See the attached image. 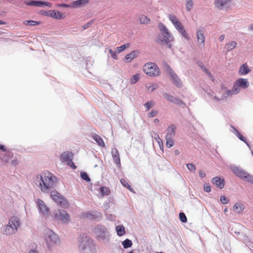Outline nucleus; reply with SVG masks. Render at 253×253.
Masks as SVG:
<instances>
[{
	"mask_svg": "<svg viewBox=\"0 0 253 253\" xmlns=\"http://www.w3.org/2000/svg\"><path fill=\"white\" fill-rule=\"evenodd\" d=\"M57 182L56 177L48 171H44L36 177V183L39 184L41 191L44 193H48L55 186Z\"/></svg>",
	"mask_w": 253,
	"mask_h": 253,
	"instance_id": "1",
	"label": "nucleus"
},
{
	"mask_svg": "<svg viewBox=\"0 0 253 253\" xmlns=\"http://www.w3.org/2000/svg\"><path fill=\"white\" fill-rule=\"evenodd\" d=\"M143 70L144 72L150 77H157L160 75V70L159 67L154 63H146L143 66Z\"/></svg>",
	"mask_w": 253,
	"mask_h": 253,
	"instance_id": "2",
	"label": "nucleus"
},
{
	"mask_svg": "<svg viewBox=\"0 0 253 253\" xmlns=\"http://www.w3.org/2000/svg\"><path fill=\"white\" fill-rule=\"evenodd\" d=\"M20 226V222L18 218L16 216H12L9 220L8 224L6 226L5 232L7 234L15 233L17 228Z\"/></svg>",
	"mask_w": 253,
	"mask_h": 253,
	"instance_id": "3",
	"label": "nucleus"
},
{
	"mask_svg": "<svg viewBox=\"0 0 253 253\" xmlns=\"http://www.w3.org/2000/svg\"><path fill=\"white\" fill-rule=\"evenodd\" d=\"M50 197L59 206L64 208L68 207V203L67 201L56 190L51 191Z\"/></svg>",
	"mask_w": 253,
	"mask_h": 253,
	"instance_id": "4",
	"label": "nucleus"
},
{
	"mask_svg": "<svg viewBox=\"0 0 253 253\" xmlns=\"http://www.w3.org/2000/svg\"><path fill=\"white\" fill-rule=\"evenodd\" d=\"M160 28L162 33L159 35L158 38V42L168 43L172 38L171 34L169 32L166 26L164 24H161Z\"/></svg>",
	"mask_w": 253,
	"mask_h": 253,
	"instance_id": "5",
	"label": "nucleus"
},
{
	"mask_svg": "<svg viewBox=\"0 0 253 253\" xmlns=\"http://www.w3.org/2000/svg\"><path fill=\"white\" fill-rule=\"evenodd\" d=\"M232 170L234 173L239 177L253 183V177L251 176L244 170L239 169L238 168H233Z\"/></svg>",
	"mask_w": 253,
	"mask_h": 253,
	"instance_id": "6",
	"label": "nucleus"
},
{
	"mask_svg": "<svg viewBox=\"0 0 253 253\" xmlns=\"http://www.w3.org/2000/svg\"><path fill=\"white\" fill-rule=\"evenodd\" d=\"M79 241L80 242L79 248L81 250H84L89 247L92 243V241L85 234H83L79 237Z\"/></svg>",
	"mask_w": 253,
	"mask_h": 253,
	"instance_id": "7",
	"label": "nucleus"
},
{
	"mask_svg": "<svg viewBox=\"0 0 253 253\" xmlns=\"http://www.w3.org/2000/svg\"><path fill=\"white\" fill-rule=\"evenodd\" d=\"M58 240V238L54 233L50 230H47L45 234V241L48 246L56 243Z\"/></svg>",
	"mask_w": 253,
	"mask_h": 253,
	"instance_id": "8",
	"label": "nucleus"
},
{
	"mask_svg": "<svg viewBox=\"0 0 253 253\" xmlns=\"http://www.w3.org/2000/svg\"><path fill=\"white\" fill-rule=\"evenodd\" d=\"M54 216L57 219L63 222H66L70 220L69 215L64 211L58 210L54 213Z\"/></svg>",
	"mask_w": 253,
	"mask_h": 253,
	"instance_id": "9",
	"label": "nucleus"
},
{
	"mask_svg": "<svg viewBox=\"0 0 253 253\" xmlns=\"http://www.w3.org/2000/svg\"><path fill=\"white\" fill-rule=\"evenodd\" d=\"M39 211L44 216H47L49 214V210L45 205V203L42 200L38 199L36 201Z\"/></svg>",
	"mask_w": 253,
	"mask_h": 253,
	"instance_id": "10",
	"label": "nucleus"
},
{
	"mask_svg": "<svg viewBox=\"0 0 253 253\" xmlns=\"http://www.w3.org/2000/svg\"><path fill=\"white\" fill-rule=\"evenodd\" d=\"M25 3L28 5L35 6L39 7H42L43 6H46L47 7H51L52 5L51 3L49 2H43L40 1H30L29 2H25Z\"/></svg>",
	"mask_w": 253,
	"mask_h": 253,
	"instance_id": "11",
	"label": "nucleus"
},
{
	"mask_svg": "<svg viewBox=\"0 0 253 253\" xmlns=\"http://www.w3.org/2000/svg\"><path fill=\"white\" fill-rule=\"evenodd\" d=\"M205 31L203 29H199L196 33L197 42L199 43L202 45L203 47L205 46V37L204 36Z\"/></svg>",
	"mask_w": 253,
	"mask_h": 253,
	"instance_id": "12",
	"label": "nucleus"
},
{
	"mask_svg": "<svg viewBox=\"0 0 253 253\" xmlns=\"http://www.w3.org/2000/svg\"><path fill=\"white\" fill-rule=\"evenodd\" d=\"M176 126L175 125L172 124L167 128V134L166 137L174 138L175 135Z\"/></svg>",
	"mask_w": 253,
	"mask_h": 253,
	"instance_id": "13",
	"label": "nucleus"
},
{
	"mask_svg": "<svg viewBox=\"0 0 253 253\" xmlns=\"http://www.w3.org/2000/svg\"><path fill=\"white\" fill-rule=\"evenodd\" d=\"M48 15L57 19H62L65 17V16L62 12L59 11H56L55 10H50Z\"/></svg>",
	"mask_w": 253,
	"mask_h": 253,
	"instance_id": "14",
	"label": "nucleus"
},
{
	"mask_svg": "<svg viewBox=\"0 0 253 253\" xmlns=\"http://www.w3.org/2000/svg\"><path fill=\"white\" fill-rule=\"evenodd\" d=\"M212 183L220 189L223 188L225 185L224 180L218 177H215L212 179Z\"/></svg>",
	"mask_w": 253,
	"mask_h": 253,
	"instance_id": "15",
	"label": "nucleus"
},
{
	"mask_svg": "<svg viewBox=\"0 0 253 253\" xmlns=\"http://www.w3.org/2000/svg\"><path fill=\"white\" fill-rule=\"evenodd\" d=\"M72 154L69 152H64L60 156V160L62 162L67 163L72 160Z\"/></svg>",
	"mask_w": 253,
	"mask_h": 253,
	"instance_id": "16",
	"label": "nucleus"
},
{
	"mask_svg": "<svg viewBox=\"0 0 253 253\" xmlns=\"http://www.w3.org/2000/svg\"><path fill=\"white\" fill-rule=\"evenodd\" d=\"M170 75L173 80V84L177 87H181L182 85V82L181 80L178 78V76L173 72L170 73Z\"/></svg>",
	"mask_w": 253,
	"mask_h": 253,
	"instance_id": "17",
	"label": "nucleus"
},
{
	"mask_svg": "<svg viewBox=\"0 0 253 253\" xmlns=\"http://www.w3.org/2000/svg\"><path fill=\"white\" fill-rule=\"evenodd\" d=\"M112 154L115 163L117 165L121 164L119 152L116 148H113L112 150Z\"/></svg>",
	"mask_w": 253,
	"mask_h": 253,
	"instance_id": "18",
	"label": "nucleus"
},
{
	"mask_svg": "<svg viewBox=\"0 0 253 253\" xmlns=\"http://www.w3.org/2000/svg\"><path fill=\"white\" fill-rule=\"evenodd\" d=\"M244 208V205L241 203H236L233 207L234 211L237 213H242Z\"/></svg>",
	"mask_w": 253,
	"mask_h": 253,
	"instance_id": "19",
	"label": "nucleus"
},
{
	"mask_svg": "<svg viewBox=\"0 0 253 253\" xmlns=\"http://www.w3.org/2000/svg\"><path fill=\"white\" fill-rule=\"evenodd\" d=\"M237 84L242 88H246L249 86V83L247 79L240 78L236 81Z\"/></svg>",
	"mask_w": 253,
	"mask_h": 253,
	"instance_id": "20",
	"label": "nucleus"
},
{
	"mask_svg": "<svg viewBox=\"0 0 253 253\" xmlns=\"http://www.w3.org/2000/svg\"><path fill=\"white\" fill-rule=\"evenodd\" d=\"M229 2V0H215L214 4L217 7L222 9L224 6L228 4Z\"/></svg>",
	"mask_w": 253,
	"mask_h": 253,
	"instance_id": "21",
	"label": "nucleus"
},
{
	"mask_svg": "<svg viewBox=\"0 0 253 253\" xmlns=\"http://www.w3.org/2000/svg\"><path fill=\"white\" fill-rule=\"evenodd\" d=\"M250 72L247 63L242 65L239 69V73L241 75H246Z\"/></svg>",
	"mask_w": 253,
	"mask_h": 253,
	"instance_id": "22",
	"label": "nucleus"
},
{
	"mask_svg": "<svg viewBox=\"0 0 253 253\" xmlns=\"http://www.w3.org/2000/svg\"><path fill=\"white\" fill-rule=\"evenodd\" d=\"M92 137L93 139L96 142L98 145L101 147H104L105 143L102 138L98 134L93 133L92 135Z\"/></svg>",
	"mask_w": 253,
	"mask_h": 253,
	"instance_id": "23",
	"label": "nucleus"
},
{
	"mask_svg": "<svg viewBox=\"0 0 253 253\" xmlns=\"http://www.w3.org/2000/svg\"><path fill=\"white\" fill-rule=\"evenodd\" d=\"M89 2V0H77L72 2V6L74 7H79Z\"/></svg>",
	"mask_w": 253,
	"mask_h": 253,
	"instance_id": "24",
	"label": "nucleus"
},
{
	"mask_svg": "<svg viewBox=\"0 0 253 253\" xmlns=\"http://www.w3.org/2000/svg\"><path fill=\"white\" fill-rule=\"evenodd\" d=\"M136 51H132L130 53L126 54L125 57V62H129L136 57Z\"/></svg>",
	"mask_w": 253,
	"mask_h": 253,
	"instance_id": "25",
	"label": "nucleus"
},
{
	"mask_svg": "<svg viewBox=\"0 0 253 253\" xmlns=\"http://www.w3.org/2000/svg\"><path fill=\"white\" fill-rule=\"evenodd\" d=\"M237 43L235 41H231L226 44L225 48L227 51H229L234 49L237 46Z\"/></svg>",
	"mask_w": 253,
	"mask_h": 253,
	"instance_id": "26",
	"label": "nucleus"
},
{
	"mask_svg": "<svg viewBox=\"0 0 253 253\" xmlns=\"http://www.w3.org/2000/svg\"><path fill=\"white\" fill-rule=\"evenodd\" d=\"M116 230L118 235L119 236L124 235L126 233L125 227L123 225L117 226L116 227Z\"/></svg>",
	"mask_w": 253,
	"mask_h": 253,
	"instance_id": "27",
	"label": "nucleus"
},
{
	"mask_svg": "<svg viewBox=\"0 0 253 253\" xmlns=\"http://www.w3.org/2000/svg\"><path fill=\"white\" fill-rule=\"evenodd\" d=\"M120 182H121V184L124 187H125L127 189H128L130 191L133 192V193L135 192L134 191L133 188L130 186V185L128 183V182L126 180H125V179H121L120 180Z\"/></svg>",
	"mask_w": 253,
	"mask_h": 253,
	"instance_id": "28",
	"label": "nucleus"
},
{
	"mask_svg": "<svg viewBox=\"0 0 253 253\" xmlns=\"http://www.w3.org/2000/svg\"><path fill=\"white\" fill-rule=\"evenodd\" d=\"M158 87V86L156 84H148L146 85V88L148 90L150 91L151 92L153 91Z\"/></svg>",
	"mask_w": 253,
	"mask_h": 253,
	"instance_id": "29",
	"label": "nucleus"
},
{
	"mask_svg": "<svg viewBox=\"0 0 253 253\" xmlns=\"http://www.w3.org/2000/svg\"><path fill=\"white\" fill-rule=\"evenodd\" d=\"M140 78V75L139 74H136L133 75L130 79L129 81L131 84H134L136 83Z\"/></svg>",
	"mask_w": 253,
	"mask_h": 253,
	"instance_id": "30",
	"label": "nucleus"
},
{
	"mask_svg": "<svg viewBox=\"0 0 253 253\" xmlns=\"http://www.w3.org/2000/svg\"><path fill=\"white\" fill-rule=\"evenodd\" d=\"M177 31L181 34V35L185 39H188L189 37L188 35L184 28L183 26L177 30Z\"/></svg>",
	"mask_w": 253,
	"mask_h": 253,
	"instance_id": "31",
	"label": "nucleus"
},
{
	"mask_svg": "<svg viewBox=\"0 0 253 253\" xmlns=\"http://www.w3.org/2000/svg\"><path fill=\"white\" fill-rule=\"evenodd\" d=\"M166 146L168 148H170L174 145L173 138L166 137Z\"/></svg>",
	"mask_w": 253,
	"mask_h": 253,
	"instance_id": "32",
	"label": "nucleus"
},
{
	"mask_svg": "<svg viewBox=\"0 0 253 253\" xmlns=\"http://www.w3.org/2000/svg\"><path fill=\"white\" fill-rule=\"evenodd\" d=\"M122 245L124 248L126 249V248L130 247L132 246V242L131 240L127 239H126L122 243Z\"/></svg>",
	"mask_w": 253,
	"mask_h": 253,
	"instance_id": "33",
	"label": "nucleus"
},
{
	"mask_svg": "<svg viewBox=\"0 0 253 253\" xmlns=\"http://www.w3.org/2000/svg\"><path fill=\"white\" fill-rule=\"evenodd\" d=\"M139 20L141 24H148L150 21V20L149 18L143 15L140 16L139 17Z\"/></svg>",
	"mask_w": 253,
	"mask_h": 253,
	"instance_id": "34",
	"label": "nucleus"
},
{
	"mask_svg": "<svg viewBox=\"0 0 253 253\" xmlns=\"http://www.w3.org/2000/svg\"><path fill=\"white\" fill-rule=\"evenodd\" d=\"M100 191L102 195H108L110 192V189L106 187H101Z\"/></svg>",
	"mask_w": 253,
	"mask_h": 253,
	"instance_id": "35",
	"label": "nucleus"
},
{
	"mask_svg": "<svg viewBox=\"0 0 253 253\" xmlns=\"http://www.w3.org/2000/svg\"><path fill=\"white\" fill-rule=\"evenodd\" d=\"M154 105V102L153 101H150L146 102L144 104V106L146 108V111H149L150 108H151Z\"/></svg>",
	"mask_w": 253,
	"mask_h": 253,
	"instance_id": "36",
	"label": "nucleus"
},
{
	"mask_svg": "<svg viewBox=\"0 0 253 253\" xmlns=\"http://www.w3.org/2000/svg\"><path fill=\"white\" fill-rule=\"evenodd\" d=\"M169 18L173 25H174L179 21L176 17L172 14H169Z\"/></svg>",
	"mask_w": 253,
	"mask_h": 253,
	"instance_id": "37",
	"label": "nucleus"
},
{
	"mask_svg": "<svg viewBox=\"0 0 253 253\" xmlns=\"http://www.w3.org/2000/svg\"><path fill=\"white\" fill-rule=\"evenodd\" d=\"M200 66L201 68V69L204 71L209 77L212 78V76L211 74L209 72V71L206 68V67L202 64L201 63L200 64Z\"/></svg>",
	"mask_w": 253,
	"mask_h": 253,
	"instance_id": "38",
	"label": "nucleus"
},
{
	"mask_svg": "<svg viewBox=\"0 0 253 253\" xmlns=\"http://www.w3.org/2000/svg\"><path fill=\"white\" fill-rule=\"evenodd\" d=\"M163 96L165 97V99H166L168 101L170 102H172L173 99V96L166 93L165 92L163 93Z\"/></svg>",
	"mask_w": 253,
	"mask_h": 253,
	"instance_id": "39",
	"label": "nucleus"
},
{
	"mask_svg": "<svg viewBox=\"0 0 253 253\" xmlns=\"http://www.w3.org/2000/svg\"><path fill=\"white\" fill-rule=\"evenodd\" d=\"M81 178L85 180L87 182H89L90 181V179L88 176L87 174L85 172H83L81 173Z\"/></svg>",
	"mask_w": 253,
	"mask_h": 253,
	"instance_id": "40",
	"label": "nucleus"
},
{
	"mask_svg": "<svg viewBox=\"0 0 253 253\" xmlns=\"http://www.w3.org/2000/svg\"><path fill=\"white\" fill-rule=\"evenodd\" d=\"M186 9L189 11L193 7V2L192 0H186Z\"/></svg>",
	"mask_w": 253,
	"mask_h": 253,
	"instance_id": "41",
	"label": "nucleus"
},
{
	"mask_svg": "<svg viewBox=\"0 0 253 253\" xmlns=\"http://www.w3.org/2000/svg\"><path fill=\"white\" fill-rule=\"evenodd\" d=\"M129 44H126L124 45H122L120 46L117 47V50L118 52H121L123 51H124L125 49H126L127 47L129 46Z\"/></svg>",
	"mask_w": 253,
	"mask_h": 253,
	"instance_id": "42",
	"label": "nucleus"
},
{
	"mask_svg": "<svg viewBox=\"0 0 253 253\" xmlns=\"http://www.w3.org/2000/svg\"><path fill=\"white\" fill-rule=\"evenodd\" d=\"M24 23L25 25L29 24L30 25L34 26V25H39L40 24V22H37V21H35L33 20H28V21H24Z\"/></svg>",
	"mask_w": 253,
	"mask_h": 253,
	"instance_id": "43",
	"label": "nucleus"
},
{
	"mask_svg": "<svg viewBox=\"0 0 253 253\" xmlns=\"http://www.w3.org/2000/svg\"><path fill=\"white\" fill-rule=\"evenodd\" d=\"M82 216L83 218H89L90 219H92V218H94L93 215H92V214H91L90 213H89L88 212L83 213L82 214Z\"/></svg>",
	"mask_w": 253,
	"mask_h": 253,
	"instance_id": "44",
	"label": "nucleus"
},
{
	"mask_svg": "<svg viewBox=\"0 0 253 253\" xmlns=\"http://www.w3.org/2000/svg\"><path fill=\"white\" fill-rule=\"evenodd\" d=\"M179 218L182 222H186L187 221V217L183 212L179 213Z\"/></svg>",
	"mask_w": 253,
	"mask_h": 253,
	"instance_id": "45",
	"label": "nucleus"
},
{
	"mask_svg": "<svg viewBox=\"0 0 253 253\" xmlns=\"http://www.w3.org/2000/svg\"><path fill=\"white\" fill-rule=\"evenodd\" d=\"M188 169L191 171H195L196 168L193 164H188L187 165Z\"/></svg>",
	"mask_w": 253,
	"mask_h": 253,
	"instance_id": "46",
	"label": "nucleus"
},
{
	"mask_svg": "<svg viewBox=\"0 0 253 253\" xmlns=\"http://www.w3.org/2000/svg\"><path fill=\"white\" fill-rule=\"evenodd\" d=\"M220 200L223 204H226L228 203V199L225 196H221Z\"/></svg>",
	"mask_w": 253,
	"mask_h": 253,
	"instance_id": "47",
	"label": "nucleus"
},
{
	"mask_svg": "<svg viewBox=\"0 0 253 253\" xmlns=\"http://www.w3.org/2000/svg\"><path fill=\"white\" fill-rule=\"evenodd\" d=\"M157 113L158 112L157 111L152 110L148 114V116L150 118H152L156 116Z\"/></svg>",
	"mask_w": 253,
	"mask_h": 253,
	"instance_id": "48",
	"label": "nucleus"
},
{
	"mask_svg": "<svg viewBox=\"0 0 253 253\" xmlns=\"http://www.w3.org/2000/svg\"><path fill=\"white\" fill-rule=\"evenodd\" d=\"M154 139L158 143L159 145H161V144L163 145V142L162 139L160 138L159 135L157 133L155 134V137H154Z\"/></svg>",
	"mask_w": 253,
	"mask_h": 253,
	"instance_id": "49",
	"label": "nucleus"
},
{
	"mask_svg": "<svg viewBox=\"0 0 253 253\" xmlns=\"http://www.w3.org/2000/svg\"><path fill=\"white\" fill-rule=\"evenodd\" d=\"M172 103H173L174 104H176L178 105H180L182 103H183V102L182 100L178 99V98L173 97V101H172Z\"/></svg>",
	"mask_w": 253,
	"mask_h": 253,
	"instance_id": "50",
	"label": "nucleus"
},
{
	"mask_svg": "<svg viewBox=\"0 0 253 253\" xmlns=\"http://www.w3.org/2000/svg\"><path fill=\"white\" fill-rule=\"evenodd\" d=\"M109 52L110 54H111V57L113 58H114L115 59H118V57H117V56L116 54L111 49H110L109 50Z\"/></svg>",
	"mask_w": 253,
	"mask_h": 253,
	"instance_id": "51",
	"label": "nucleus"
},
{
	"mask_svg": "<svg viewBox=\"0 0 253 253\" xmlns=\"http://www.w3.org/2000/svg\"><path fill=\"white\" fill-rule=\"evenodd\" d=\"M237 136L242 141H244V142H245L246 139V138L243 136L241 134H240L238 131H237Z\"/></svg>",
	"mask_w": 253,
	"mask_h": 253,
	"instance_id": "52",
	"label": "nucleus"
},
{
	"mask_svg": "<svg viewBox=\"0 0 253 253\" xmlns=\"http://www.w3.org/2000/svg\"><path fill=\"white\" fill-rule=\"evenodd\" d=\"M174 26L177 30L183 26L182 23L179 21L175 24Z\"/></svg>",
	"mask_w": 253,
	"mask_h": 253,
	"instance_id": "53",
	"label": "nucleus"
},
{
	"mask_svg": "<svg viewBox=\"0 0 253 253\" xmlns=\"http://www.w3.org/2000/svg\"><path fill=\"white\" fill-rule=\"evenodd\" d=\"M67 165H68V166L72 168L73 169H75L77 168L76 166L75 165L74 163L72 162V160L71 161H70L69 162H68L67 163Z\"/></svg>",
	"mask_w": 253,
	"mask_h": 253,
	"instance_id": "54",
	"label": "nucleus"
},
{
	"mask_svg": "<svg viewBox=\"0 0 253 253\" xmlns=\"http://www.w3.org/2000/svg\"><path fill=\"white\" fill-rule=\"evenodd\" d=\"M204 190L207 192H210L211 191V188L210 185H206L204 186Z\"/></svg>",
	"mask_w": 253,
	"mask_h": 253,
	"instance_id": "55",
	"label": "nucleus"
},
{
	"mask_svg": "<svg viewBox=\"0 0 253 253\" xmlns=\"http://www.w3.org/2000/svg\"><path fill=\"white\" fill-rule=\"evenodd\" d=\"M199 175L201 177H204L206 176L205 171H204L203 170H200L199 171Z\"/></svg>",
	"mask_w": 253,
	"mask_h": 253,
	"instance_id": "56",
	"label": "nucleus"
},
{
	"mask_svg": "<svg viewBox=\"0 0 253 253\" xmlns=\"http://www.w3.org/2000/svg\"><path fill=\"white\" fill-rule=\"evenodd\" d=\"M0 149L3 151H6V148H5V146L0 144Z\"/></svg>",
	"mask_w": 253,
	"mask_h": 253,
	"instance_id": "57",
	"label": "nucleus"
},
{
	"mask_svg": "<svg viewBox=\"0 0 253 253\" xmlns=\"http://www.w3.org/2000/svg\"><path fill=\"white\" fill-rule=\"evenodd\" d=\"M224 35H221L218 38L219 39V41H222L224 39Z\"/></svg>",
	"mask_w": 253,
	"mask_h": 253,
	"instance_id": "58",
	"label": "nucleus"
},
{
	"mask_svg": "<svg viewBox=\"0 0 253 253\" xmlns=\"http://www.w3.org/2000/svg\"><path fill=\"white\" fill-rule=\"evenodd\" d=\"M62 7H69V5H68V4H61L60 5Z\"/></svg>",
	"mask_w": 253,
	"mask_h": 253,
	"instance_id": "59",
	"label": "nucleus"
},
{
	"mask_svg": "<svg viewBox=\"0 0 253 253\" xmlns=\"http://www.w3.org/2000/svg\"><path fill=\"white\" fill-rule=\"evenodd\" d=\"M154 123L155 124H158L159 123V120L158 119H155L154 120Z\"/></svg>",
	"mask_w": 253,
	"mask_h": 253,
	"instance_id": "60",
	"label": "nucleus"
},
{
	"mask_svg": "<svg viewBox=\"0 0 253 253\" xmlns=\"http://www.w3.org/2000/svg\"><path fill=\"white\" fill-rule=\"evenodd\" d=\"M174 154L175 155H178L179 154H180V152L178 150H176L175 151H174Z\"/></svg>",
	"mask_w": 253,
	"mask_h": 253,
	"instance_id": "61",
	"label": "nucleus"
},
{
	"mask_svg": "<svg viewBox=\"0 0 253 253\" xmlns=\"http://www.w3.org/2000/svg\"><path fill=\"white\" fill-rule=\"evenodd\" d=\"M89 24L87 23L86 25L84 26V29H85L86 28L88 27H89Z\"/></svg>",
	"mask_w": 253,
	"mask_h": 253,
	"instance_id": "62",
	"label": "nucleus"
},
{
	"mask_svg": "<svg viewBox=\"0 0 253 253\" xmlns=\"http://www.w3.org/2000/svg\"><path fill=\"white\" fill-rule=\"evenodd\" d=\"M250 29L251 30H253V24H252L250 26Z\"/></svg>",
	"mask_w": 253,
	"mask_h": 253,
	"instance_id": "63",
	"label": "nucleus"
},
{
	"mask_svg": "<svg viewBox=\"0 0 253 253\" xmlns=\"http://www.w3.org/2000/svg\"><path fill=\"white\" fill-rule=\"evenodd\" d=\"M30 253H38L35 251L32 250L31 251Z\"/></svg>",
	"mask_w": 253,
	"mask_h": 253,
	"instance_id": "64",
	"label": "nucleus"
}]
</instances>
